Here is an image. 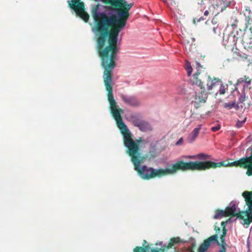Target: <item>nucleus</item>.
<instances>
[{"label": "nucleus", "mask_w": 252, "mask_h": 252, "mask_svg": "<svg viewBox=\"0 0 252 252\" xmlns=\"http://www.w3.org/2000/svg\"><path fill=\"white\" fill-rule=\"evenodd\" d=\"M172 243H169L168 248H171L173 246V244H179L181 242V240L179 237L173 238L171 239Z\"/></svg>", "instance_id": "34"}, {"label": "nucleus", "mask_w": 252, "mask_h": 252, "mask_svg": "<svg viewBox=\"0 0 252 252\" xmlns=\"http://www.w3.org/2000/svg\"><path fill=\"white\" fill-rule=\"evenodd\" d=\"M202 125L200 124L197 127L194 128L192 131L189 135L187 140L189 143H192L198 136Z\"/></svg>", "instance_id": "18"}, {"label": "nucleus", "mask_w": 252, "mask_h": 252, "mask_svg": "<svg viewBox=\"0 0 252 252\" xmlns=\"http://www.w3.org/2000/svg\"><path fill=\"white\" fill-rule=\"evenodd\" d=\"M220 128V126L219 124H218L217 126H212L211 128L212 131L216 132L219 130Z\"/></svg>", "instance_id": "40"}, {"label": "nucleus", "mask_w": 252, "mask_h": 252, "mask_svg": "<svg viewBox=\"0 0 252 252\" xmlns=\"http://www.w3.org/2000/svg\"><path fill=\"white\" fill-rule=\"evenodd\" d=\"M140 142V140H136L135 142L131 144L130 147H127L128 149V153L131 157V160L134 164V169L143 179L149 180L155 178L159 175L158 169L148 167L146 165L140 166V159L141 157V154L138 152Z\"/></svg>", "instance_id": "3"}, {"label": "nucleus", "mask_w": 252, "mask_h": 252, "mask_svg": "<svg viewBox=\"0 0 252 252\" xmlns=\"http://www.w3.org/2000/svg\"><path fill=\"white\" fill-rule=\"evenodd\" d=\"M197 158L199 160L210 161L212 160V159H213V158L212 157L211 155L204 153H200L197 154Z\"/></svg>", "instance_id": "24"}, {"label": "nucleus", "mask_w": 252, "mask_h": 252, "mask_svg": "<svg viewBox=\"0 0 252 252\" xmlns=\"http://www.w3.org/2000/svg\"><path fill=\"white\" fill-rule=\"evenodd\" d=\"M237 202L235 200H232L229 203L225 210L226 216H229L235 214L237 212H240V208H237Z\"/></svg>", "instance_id": "14"}, {"label": "nucleus", "mask_w": 252, "mask_h": 252, "mask_svg": "<svg viewBox=\"0 0 252 252\" xmlns=\"http://www.w3.org/2000/svg\"><path fill=\"white\" fill-rule=\"evenodd\" d=\"M212 29H213V32L215 34H218L220 35V33L221 29L220 27H219L218 26V25H217L216 27H214L212 28Z\"/></svg>", "instance_id": "37"}, {"label": "nucleus", "mask_w": 252, "mask_h": 252, "mask_svg": "<svg viewBox=\"0 0 252 252\" xmlns=\"http://www.w3.org/2000/svg\"><path fill=\"white\" fill-rule=\"evenodd\" d=\"M183 137H181L175 143L176 145H181L183 144Z\"/></svg>", "instance_id": "49"}, {"label": "nucleus", "mask_w": 252, "mask_h": 252, "mask_svg": "<svg viewBox=\"0 0 252 252\" xmlns=\"http://www.w3.org/2000/svg\"><path fill=\"white\" fill-rule=\"evenodd\" d=\"M184 158H189V159H193V158H197V155H192V156H184L182 157Z\"/></svg>", "instance_id": "44"}, {"label": "nucleus", "mask_w": 252, "mask_h": 252, "mask_svg": "<svg viewBox=\"0 0 252 252\" xmlns=\"http://www.w3.org/2000/svg\"><path fill=\"white\" fill-rule=\"evenodd\" d=\"M200 170H205L211 168H216L217 167L229 166V163H225L224 161H218V159L213 158L210 161H199Z\"/></svg>", "instance_id": "6"}, {"label": "nucleus", "mask_w": 252, "mask_h": 252, "mask_svg": "<svg viewBox=\"0 0 252 252\" xmlns=\"http://www.w3.org/2000/svg\"><path fill=\"white\" fill-rule=\"evenodd\" d=\"M101 65L104 69L103 75L104 83L108 92V100L110 104L111 111L117 125L123 135L124 145L126 147H130L131 144L135 142L132 137V134L127 126L123 121L119 111L117 109V103L114 99L112 88L115 82L113 79L112 70L116 66V63H101Z\"/></svg>", "instance_id": "2"}, {"label": "nucleus", "mask_w": 252, "mask_h": 252, "mask_svg": "<svg viewBox=\"0 0 252 252\" xmlns=\"http://www.w3.org/2000/svg\"><path fill=\"white\" fill-rule=\"evenodd\" d=\"M228 223H225V221H222L221 223V226H223V228H225L226 225Z\"/></svg>", "instance_id": "55"}, {"label": "nucleus", "mask_w": 252, "mask_h": 252, "mask_svg": "<svg viewBox=\"0 0 252 252\" xmlns=\"http://www.w3.org/2000/svg\"><path fill=\"white\" fill-rule=\"evenodd\" d=\"M209 12L208 10H207L204 12V15L207 16L209 15Z\"/></svg>", "instance_id": "56"}, {"label": "nucleus", "mask_w": 252, "mask_h": 252, "mask_svg": "<svg viewBox=\"0 0 252 252\" xmlns=\"http://www.w3.org/2000/svg\"><path fill=\"white\" fill-rule=\"evenodd\" d=\"M136 127H137L141 131L143 132L150 131L153 129L152 126L150 124L144 119L137 125Z\"/></svg>", "instance_id": "17"}, {"label": "nucleus", "mask_w": 252, "mask_h": 252, "mask_svg": "<svg viewBox=\"0 0 252 252\" xmlns=\"http://www.w3.org/2000/svg\"><path fill=\"white\" fill-rule=\"evenodd\" d=\"M162 245V242H160L159 243V245L161 246Z\"/></svg>", "instance_id": "59"}, {"label": "nucleus", "mask_w": 252, "mask_h": 252, "mask_svg": "<svg viewBox=\"0 0 252 252\" xmlns=\"http://www.w3.org/2000/svg\"><path fill=\"white\" fill-rule=\"evenodd\" d=\"M220 82H221V80L218 78H214L212 79L210 76H209L207 84V90L208 91L211 90L214 87L219 85Z\"/></svg>", "instance_id": "21"}, {"label": "nucleus", "mask_w": 252, "mask_h": 252, "mask_svg": "<svg viewBox=\"0 0 252 252\" xmlns=\"http://www.w3.org/2000/svg\"><path fill=\"white\" fill-rule=\"evenodd\" d=\"M223 216L227 217V216H226V213L225 212V210H220L213 216V219H214L215 220L220 219Z\"/></svg>", "instance_id": "30"}, {"label": "nucleus", "mask_w": 252, "mask_h": 252, "mask_svg": "<svg viewBox=\"0 0 252 252\" xmlns=\"http://www.w3.org/2000/svg\"><path fill=\"white\" fill-rule=\"evenodd\" d=\"M235 35H233V33L230 32L228 36L227 37V43L229 44L230 45L236 46L237 41L236 40Z\"/></svg>", "instance_id": "29"}, {"label": "nucleus", "mask_w": 252, "mask_h": 252, "mask_svg": "<svg viewBox=\"0 0 252 252\" xmlns=\"http://www.w3.org/2000/svg\"><path fill=\"white\" fill-rule=\"evenodd\" d=\"M200 103V102H199V101L196 100L192 102V103L194 104V106L196 108H198L199 107V104Z\"/></svg>", "instance_id": "50"}, {"label": "nucleus", "mask_w": 252, "mask_h": 252, "mask_svg": "<svg viewBox=\"0 0 252 252\" xmlns=\"http://www.w3.org/2000/svg\"><path fill=\"white\" fill-rule=\"evenodd\" d=\"M165 169H158L159 174H173L176 173V169L174 168L173 166V163L170 162H166L165 163Z\"/></svg>", "instance_id": "15"}, {"label": "nucleus", "mask_w": 252, "mask_h": 252, "mask_svg": "<svg viewBox=\"0 0 252 252\" xmlns=\"http://www.w3.org/2000/svg\"><path fill=\"white\" fill-rule=\"evenodd\" d=\"M246 167H248L249 168L248 171H247V174L249 176L252 175V166H251L249 164H247L246 165Z\"/></svg>", "instance_id": "42"}, {"label": "nucleus", "mask_w": 252, "mask_h": 252, "mask_svg": "<svg viewBox=\"0 0 252 252\" xmlns=\"http://www.w3.org/2000/svg\"><path fill=\"white\" fill-rule=\"evenodd\" d=\"M234 90L233 92H235ZM237 94L239 95V97L238 98V100L237 101L238 103H243L245 100L246 98V93L245 91L241 90V92L239 91V89H237V91H236Z\"/></svg>", "instance_id": "26"}, {"label": "nucleus", "mask_w": 252, "mask_h": 252, "mask_svg": "<svg viewBox=\"0 0 252 252\" xmlns=\"http://www.w3.org/2000/svg\"><path fill=\"white\" fill-rule=\"evenodd\" d=\"M249 77L244 76L242 78H239L235 85L234 91H237L238 89L245 91V89L251 84V80L249 79Z\"/></svg>", "instance_id": "8"}, {"label": "nucleus", "mask_w": 252, "mask_h": 252, "mask_svg": "<svg viewBox=\"0 0 252 252\" xmlns=\"http://www.w3.org/2000/svg\"><path fill=\"white\" fill-rule=\"evenodd\" d=\"M237 56L241 57L242 58H243L244 59H246V60L248 58V55H246V54H243V55H242L239 52H238L237 53Z\"/></svg>", "instance_id": "47"}, {"label": "nucleus", "mask_w": 252, "mask_h": 252, "mask_svg": "<svg viewBox=\"0 0 252 252\" xmlns=\"http://www.w3.org/2000/svg\"><path fill=\"white\" fill-rule=\"evenodd\" d=\"M204 20H205V18L201 16V17H200L198 19H195L194 20V22H195V20H196L197 21V22H200L201 21H203Z\"/></svg>", "instance_id": "51"}, {"label": "nucleus", "mask_w": 252, "mask_h": 252, "mask_svg": "<svg viewBox=\"0 0 252 252\" xmlns=\"http://www.w3.org/2000/svg\"><path fill=\"white\" fill-rule=\"evenodd\" d=\"M239 162L241 164H244L246 162H248V157L247 156L245 157H243L241 158H240L239 160Z\"/></svg>", "instance_id": "39"}, {"label": "nucleus", "mask_w": 252, "mask_h": 252, "mask_svg": "<svg viewBox=\"0 0 252 252\" xmlns=\"http://www.w3.org/2000/svg\"><path fill=\"white\" fill-rule=\"evenodd\" d=\"M95 24L92 31L96 38V49L101 63H116L120 48L117 45L120 32L126 26L128 10L100 4L91 7Z\"/></svg>", "instance_id": "1"}, {"label": "nucleus", "mask_w": 252, "mask_h": 252, "mask_svg": "<svg viewBox=\"0 0 252 252\" xmlns=\"http://www.w3.org/2000/svg\"><path fill=\"white\" fill-rule=\"evenodd\" d=\"M248 209L246 210V211H241L240 210V212H237L236 213H240V214H241L243 216H244L243 215H247L248 218V219H243L244 223H243V224L244 226L245 225H247L246 227H248V225L250 224V223L252 222V209H251L248 208Z\"/></svg>", "instance_id": "16"}, {"label": "nucleus", "mask_w": 252, "mask_h": 252, "mask_svg": "<svg viewBox=\"0 0 252 252\" xmlns=\"http://www.w3.org/2000/svg\"><path fill=\"white\" fill-rule=\"evenodd\" d=\"M244 218L241 214L240 213H236L234 214L233 216L230 217L227 220L225 221V223H231L234 221H235L237 219L240 218L241 219H243Z\"/></svg>", "instance_id": "27"}, {"label": "nucleus", "mask_w": 252, "mask_h": 252, "mask_svg": "<svg viewBox=\"0 0 252 252\" xmlns=\"http://www.w3.org/2000/svg\"><path fill=\"white\" fill-rule=\"evenodd\" d=\"M243 13L245 16L246 28H248L252 26V11L249 6H245Z\"/></svg>", "instance_id": "13"}, {"label": "nucleus", "mask_w": 252, "mask_h": 252, "mask_svg": "<svg viewBox=\"0 0 252 252\" xmlns=\"http://www.w3.org/2000/svg\"><path fill=\"white\" fill-rule=\"evenodd\" d=\"M246 119L247 118H245L244 119V120L243 121H240V120H238L236 124V126L237 127V128H240L244 124V123L246 122Z\"/></svg>", "instance_id": "36"}, {"label": "nucleus", "mask_w": 252, "mask_h": 252, "mask_svg": "<svg viewBox=\"0 0 252 252\" xmlns=\"http://www.w3.org/2000/svg\"><path fill=\"white\" fill-rule=\"evenodd\" d=\"M231 32L233 33V35H235L234 37L237 41L239 39H241L244 34L243 31L240 29L237 30L232 31Z\"/></svg>", "instance_id": "25"}, {"label": "nucleus", "mask_w": 252, "mask_h": 252, "mask_svg": "<svg viewBox=\"0 0 252 252\" xmlns=\"http://www.w3.org/2000/svg\"><path fill=\"white\" fill-rule=\"evenodd\" d=\"M195 100L199 101V102L204 103L206 102L208 95L207 93L205 92V87H203L202 89L199 93H195Z\"/></svg>", "instance_id": "19"}, {"label": "nucleus", "mask_w": 252, "mask_h": 252, "mask_svg": "<svg viewBox=\"0 0 252 252\" xmlns=\"http://www.w3.org/2000/svg\"><path fill=\"white\" fill-rule=\"evenodd\" d=\"M242 196L244 198L248 208L252 209V191H245L242 193Z\"/></svg>", "instance_id": "20"}, {"label": "nucleus", "mask_w": 252, "mask_h": 252, "mask_svg": "<svg viewBox=\"0 0 252 252\" xmlns=\"http://www.w3.org/2000/svg\"><path fill=\"white\" fill-rule=\"evenodd\" d=\"M225 236L221 235V236H220V240H221V243H223V242H225Z\"/></svg>", "instance_id": "54"}, {"label": "nucleus", "mask_w": 252, "mask_h": 252, "mask_svg": "<svg viewBox=\"0 0 252 252\" xmlns=\"http://www.w3.org/2000/svg\"><path fill=\"white\" fill-rule=\"evenodd\" d=\"M220 83V89H219V92L216 94H218V93H219L220 94H224L225 93V87H224V86L223 85V83L221 82Z\"/></svg>", "instance_id": "35"}, {"label": "nucleus", "mask_w": 252, "mask_h": 252, "mask_svg": "<svg viewBox=\"0 0 252 252\" xmlns=\"http://www.w3.org/2000/svg\"><path fill=\"white\" fill-rule=\"evenodd\" d=\"M234 4V0H217V6L221 12L227 7H232Z\"/></svg>", "instance_id": "10"}, {"label": "nucleus", "mask_w": 252, "mask_h": 252, "mask_svg": "<svg viewBox=\"0 0 252 252\" xmlns=\"http://www.w3.org/2000/svg\"><path fill=\"white\" fill-rule=\"evenodd\" d=\"M121 97L122 100L127 105L131 106H138L140 105L139 101L134 96L126 95L124 94H121Z\"/></svg>", "instance_id": "9"}, {"label": "nucleus", "mask_w": 252, "mask_h": 252, "mask_svg": "<svg viewBox=\"0 0 252 252\" xmlns=\"http://www.w3.org/2000/svg\"><path fill=\"white\" fill-rule=\"evenodd\" d=\"M127 120L134 126L136 127L143 120V117L140 113L131 114L128 117Z\"/></svg>", "instance_id": "11"}, {"label": "nucleus", "mask_w": 252, "mask_h": 252, "mask_svg": "<svg viewBox=\"0 0 252 252\" xmlns=\"http://www.w3.org/2000/svg\"><path fill=\"white\" fill-rule=\"evenodd\" d=\"M247 247L248 250H250V242L249 239L247 241Z\"/></svg>", "instance_id": "52"}, {"label": "nucleus", "mask_w": 252, "mask_h": 252, "mask_svg": "<svg viewBox=\"0 0 252 252\" xmlns=\"http://www.w3.org/2000/svg\"><path fill=\"white\" fill-rule=\"evenodd\" d=\"M240 103H236V102L235 101V104H234V108H235V109L237 111L239 110L240 109H242L243 108V105H239Z\"/></svg>", "instance_id": "41"}, {"label": "nucleus", "mask_w": 252, "mask_h": 252, "mask_svg": "<svg viewBox=\"0 0 252 252\" xmlns=\"http://www.w3.org/2000/svg\"><path fill=\"white\" fill-rule=\"evenodd\" d=\"M196 64V67L197 69V72L199 71L200 68H202V66L201 65V64L197 61L195 62ZM199 73V72H197Z\"/></svg>", "instance_id": "46"}, {"label": "nucleus", "mask_w": 252, "mask_h": 252, "mask_svg": "<svg viewBox=\"0 0 252 252\" xmlns=\"http://www.w3.org/2000/svg\"><path fill=\"white\" fill-rule=\"evenodd\" d=\"M155 152H156V148L155 146H152L151 147V149H150L149 153L150 154V155L153 157H155Z\"/></svg>", "instance_id": "38"}, {"label": "nucleus", "mask_w": 252, "mask_h": 252, "mask_svg": "<svg viewBox=\"0 0 252 252\" xmlns=\"http://www.w3.org/2000/svg\"><path fill=\"white\" fill-rule=\"evenodd\" d=\"M200 73H195L194 74L193 76L196 78V80L193 82V84H195L196 86L199 87L200 89L202 90L203 87H205L203 85V83L199 79H198L196 76Z\"/></svg>", "instance_id": "31"}, {"label": "nucleus", "mask_w": 252, "mask_h": 252, "mask_svg": "<svg viewBox=\"0 0 252 252\" xmlns=\"http://www.w3.org/2000/svg\"><path fill=\"white\" fill-rule=\"evenodd\" d=\"M69 7L75 10L76 14L84 21L88 22L90 18L89 14L85 11L84 3L80 0H71L68 1Z\"/></svg>", "instance_id": "4"}, {"label": "nucleus", "mask_w": 252, "mask_h": 252, "mask_svg": "<svg viewBox=\"0 0 252 252\" xmlns=\"http://www.w3.org/2000/svg\"><path fill=\"white\" fill-rule=\"evenodd\" d=\"M240 165V163L239 162V161H238V160L229 163V166L234 165V166H239Z\"/></svg>", "instance_id": "43"}, {"label": "nucleus", "mask_w": 252, "mask_h": 252, "mask_svg": "<svg viewBox=\"0 0 252 252\" xmlns=\"http://www.w3.org/2000/svg\"><path fill=\"white\" fill-rule=\"evenodd\" d=\"M95 0V1H97V2H98V1H104V0Z\"/></svg>", "instance_id": "58"}, {"label": "nucleus", "mask_w": 252, "mask_h": 252, "mask_svg": "<svg viewBox=\"0 0 252 252\" xmlns=\"http://www.w3.org/2000/svg\"><path fill=\"white\" fill-rule=\"evenodd\" d=\"M235 102V100H234V101H231V102L224 103L223 105V107L224 108H226L228 110L231 109L232 108H234Z\"/></svg>", "instance_id": "33"}, {"label": "nucleus", "mask_w": 252, "mask_h": 252, "mask_svg": "<svg viewBox=\"0 0 252 252\" xmlns=\"http://www.w3.org/2000/svg\"><path fill=\"white\" fill-rule=\"evenodd\" d=\"M143 248L138 247H136L134 249V252H149L150 251V247L146 240L143 241ZM152 252H159L157 250H153L152 251Z\"/></svg>", "instance_id": "22"}, {"label": "nucleus", "mask_w": 252, "mask_h": 252, "mask_svg": "<svg viewBox=\"0 0 252 252\" xmlns=\"http://www.w3.org/2000/svg\"><path fill=\"white\" fill-rule=\"evenodd\" d=\"M211 244H216L220 245L218 240L217 234L214 235L205 240L203 243L199 246L198 252H206L207 250L211 245Z\"/></svg>", "instance_id": "7"}, {"label": "nucleus", "mask_w": 252, "mask_h": 252, "mask_svg": "<svg viewBox=\"0 0 252 252\" xmlns=\"http://www.w3.org/2000/svg\"><path fill=\"white\" fill-rule=\"evenodd\" d=\"M190 240V243H191V246L190 248V249H192V248L195 247V246H196V243H195V241L194 239L193 238H191Z\"/></svg>", "instance_id": "45"}, {"label": "nucleus", "mask_w": 252, "mask_h": 252, "mask_svg": "<svg viewBox=\"0 0 252 252\" xmlns=\"http://www.w3.org/2000/svg\"><path fill=\"white\" fill-rule=\"evenodd\" d=\"M226 234V230L225 228H223L222 234L221 235L225 237Z\"/></svg>", "instance_id": "53"}, {"label": "nucleus", "mask_w": 252, "mask_h": 252, "mask_svg": "<svg viewBox=\"0 0 252 252\" xmlns=\"http://www.w3.org/2000/svg\"><path fill=\"white\" fill-rule=\"evenodd\" d=\"M112 4L116 7H124L126 10H129L134 5L133 2L127 3L126 0H110Z\"/></svg>", "instance_id": "12"}, {"label": "nucleus", "mask_w": 252, "mask_h": 252, "mask_svg": "<svg viewBox=\"0 0 252 252\" xmlns=\"http://www.w3.org/2000/svg\"><path fill=\"white\" fill-rule=\"evenodd\" d=\"M212 23H213V24H214V25H215V24H216L217 23V22H216V21H215L214 19H213V20H212Z\"/></svg>", "instance_id": "57"}, {"label": "nucleus", "mask_w": 252, "mask_h": 252, "mask_svg": "<svg viewBox=\"0 0 252 252\" xmlns=\"http://www.w3.org/2000/svg\"><path fill=\"white\" fill-rule=\"evenodd\" d=\"M242 41L245 49L252 53V37L249 39L243 37Z\"/></svg>", "instance_id": "23"}, {"label": "nucleus", "mask_w": 252, "mask_h": 252, "mask_svg": "<svg viewBox=\"0 0 252 252\" xmlns=\"http://www.w3.org/2000/svg\"><path fill=\"white\" fill-rule=\"evenodd\" d=\"M239 21L235 17H231L230 20V25L232 29V31L239 30L238 29V23Z\"/></svg>", "instance_id": "28"}, {"label": "nucleus", "mask_w": 252, "mask_h": 252, "mask_svg": "<svg viewBox=\"0 0 252 252\" xmlns=\"http://www.w3.org/2000/svg\"><path fill=\"white\" fill-rule=\"evenodd\" d=\"M185 64H186V69L187 72V75H188V76H189L191 75V74L192 73V68L191 65L190 63L188 60L186 61Z\"/></svg>", "instance_id": "32"}, {"label": "nucleus", "mask_w": 252, "mask_h": 252, "mask_svg": "<svg viewBox=\"0 0 252 252\" xmlns=\"http://www.w3.org/2000/svg\"><path fill=\"white\" fill-rule=\"evenodd\" d=\"M174 168L176 169V173L178 170L185 171L187 170H200L199 161L184 162L182 159H178L175 163H173Z\"/></svg>", "instance_id": "5"}, {"label": "nucleus", "mask_w": 252, "mask_h": 252, "mask_svg": "<svg viewBox=\"0 0 252 252\" xmlns=\"http://www.w3.org/2000/svg\"><path fill=\"white\" fill-rule=\"evenodd\" d=\"M251 252V250H248V252Z\"/></svg>", "instance_id": "60"}, {"label": "nucleus", "mask_w": 252, "mask_h": 252, "mask_svg": "<svg viewBox=\"0 0 252 252\" xmlns=\"http://www.w3.org/2000/svg\"><path fill=\"white\" fill-rule=\"evenodd\" d=\"M226 245V243L225 242H223V243H221V248L220 250L222 251L223 252H225L226 248L225 246Z\"/></svg>", "instance_id": "48"}]
</instances>
